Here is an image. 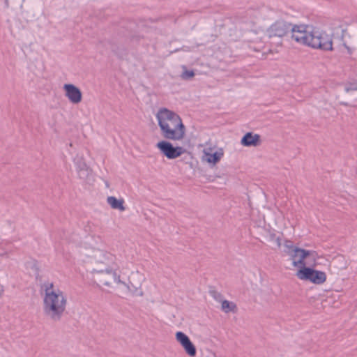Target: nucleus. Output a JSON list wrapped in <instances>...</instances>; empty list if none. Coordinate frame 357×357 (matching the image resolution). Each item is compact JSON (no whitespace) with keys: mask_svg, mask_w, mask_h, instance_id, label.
Masks as SVG:
<instances>
[{"mask_svg":"<svg viewBox=\"0 0 357 357\" xmlns=\"http://www.w3.org/2000/svg\"><path fill=\"white\" fill-rule=\"evenodd\" d=\"M291 38L314 49L333 50V35L319 27L295 26L291 30Z\"/></svg>","mask_w":357,"mask_h":357,"instance_id":"2","label":"nucleus"},{"mask_svg":"<svg viewBox=\"0 0 357 357\" xmlns=\"http://www.w3.org/2000/svg\"><path fill=\"white\" fill-rule=\"evenodd\" d=\"M65 96L74 105H77L82 100V93L81 90L73 84H65L63 86Z\"/></svg>","mask_w":357,"mask_h":357,"instance_id":"10","label":"nucleus"},{"mask_svg":"<svg viewBox=\"0 0 357 357\" xmlns=\"http://www.w3.org/2000/svg\"><path fill=\"white\" fill-rule=\"evenodd\" d=\"M211 294L215 299L220 301L222 295L220 293H218L217 291H213V292H211Z\"/></svg>","mask_w":357,"mask_h":357,"instance_id":"21","label":"nucleus"},{"mask_svg":"<svg viewBox=\"0 0 357 357\" xmlns=\"http://www.w3.org/2000/svg\"><path fill=\"white\" fill-rule=\"evenodd\" d=\"M79 174L81 178L86 177L91 172V169L87 167L85 162H81L79 166Z\"/></svg>","mask_w":357,"mask_h":357,"instance_id":"18","label":"nucleus"},{"mask_svg":"<svg viewBox=\"0 0 357 357\" xmlns=\"http://www.w3.org/2000/svg\"><path fill=\"white\" fill-rule=\"evenodd\" d=\"M26 268L31 275L36 278V280H41V278H39L40 268L36 261L33 259L28 261L26 263Z\"/></svg>","mask_w":357,"mask_h":357,"instance_id":"16","label":"nucleus"},{"mask_svg":"<svg viewBox=\"0 0 357 357\" xmlns=\"http://www.w3.org/2000/svg\"><path fill=\"white\" fill-rule=\"evenodd\" d=\"M241 144L243 146H258L261 144V137L258 134L247 132L241 139Z\"/></svg>","mask_w":357,"mask_h":357,"instance_id":"12","label":"nucleus"},{"mask_svg":"<svg viewBox=\"0 0 357 357\" xmlns=\"http://www.w3.org/2000/svg\"><path fill=\"white\" fill-rule=\"evenodd\" d=\"M93 257L96 261L93 268L113 265V268L119 267L116 262V257L100 248H93Z\"/></svg>","mask_w":357,"mask_h":357,"instance_id":"7","label":"nucleus"},{"mask_svg":"<svg viewBox=\"0 0 357 357\" xmlns=\"http://www.w3.org/2000/svg\"><path fill=\"white\" fill-rule=\"evenodd\" d=\"M183 72L181 74V77L182 79L188 80L192 79L195 76V73L193 70H189L187 69L186 66H182Z\"/></svg>","mask_w":357,"mask_h":357,"instance_id":"20","label":"nucleus"},{"mask_svg":"<svg viewBox=\"0 0 357 357\" xmlns=\"http://www.w3.org/2000/svg\"><path fill=\"white\" fill-rule=\"evenodd\" d=\"M135 276H137L139 278H138V280H137L136 281L129 280L128 283H126L125 282H123V283H121V284H123L127 289L128 291L132 294H137L142 285L141 277L137 273L135 274L134 277Z\"/></svg>","mask_w":357,"mask_h":357,"instance_id":"13","label":"nucleus"},{"mask_svg":"<svg viewBox=\"0 0 357 357\" xmlns=\"http://www.w3.org/2000/svg\"><path fill=\"white\" fill-rule=\"evenodd\" d=\"M296 276L301 280H309L316 284L323 283L326 278L324 272L314 271L305 266H303L296 273Z\"/></svg>","mask_w":357,"mask_h":357,"instance_id":"9","label":"nucleus"},{"mask_svg":"<svg viewBox=\"0 0 357 357\" xmlns=\"http://www.w3.org/2000/svg\"><path fill=\"white\" fill-rule=\"evenodd\" d=\"M161 135L166 139L181 141L185 136V127L181 118L174 111L162 107L155 114Z\"/></svg>","mask_w":357,"mask_h":357,"instance_id":"3","label":"nucleus"},{"mask_svg":"<svg viewBox=\"0 0 357 357\" xmlns=\"http://www.w3.org/2000/svg\"><path fill=\"white\" fill-rule=\"evenodd\" d=\"M284 255L289 257L294 266L302 268L306 265H312L317 256L315 252L305 250L298 247H287L284 250Z\"/></svg>","mask_w":357,"mask_h":357,"instance_id":"5","label":"nucleus"},{"mask_svg":"<svg viewBox=\"0 0 357 357\" xmlns=\"http://www.w3.org/2000/svg\"><path fill=\"white\" fill-rule=\"evenodd\" d=\"M271 32L274 36L282 37L287 32V25L283 22H277L271 26Z\"/></svg>","mask_w":357,"mask_h":357,"instance_id":"15","label":"nucleus"},{"mask_svg":"<svg viewBox=\"0 0 357 357\" xmlns=\"http://www.w3.org/2000/svg\"><path fill=\"white\" fill-rule=\"evenodd\" d=\"M225 151L222 148L211 143L204 145L201 160L211 167H215L224 157Z\"/></svg>","mask_w":357,"mask_h":357,"instance_id":"6","label":"nucleus"},{"mask_svg":"<svg viewBox=\"0 0 357 357\" xmlns=\"http://www.w3.org/2000/svg\"><path fill=\"white\" fill-rule=\"evenodd\" d=\"M107 203L110 206L112 209L118 210L119 211H124L126 207L124 206V199H117L114 196H109L107 198Z\"/></svg>","mask_w":357,"mask_h":357,"instance_id":"14","label":"nucleus"},{"mask_svg":"<svg viewBox=\"0 0 357 357\" xmlns=\"http://www.w3.org/2000/svg\"><path fill=\"white\" fill-rule=\"evenodd\" d=\"M155 146L164 156L169 160L176 159L185 152L182 146H174L171 142L166 140L158 142Z\"/></svg>","mask_w":357,"mask_h":357,"instance_id":"8","label":"nucleus"},{"mask_svg":"<svg viewBox=\"0 0 357 357\" xmlns=\"http://www.w3.org/2000/svg\"><path fill=\"white\" fill-rule=\"evenodd\" d=\"M276 242L278 243V245H282V244L283 243V240L282 238L278 236L277 237Z\"/></svg>","mask_w":357,"mask_h":357,"instance_id":"22","label":"nucleus"},{"mask_svg":"<svg viewBox=\"0 0 357 357\" xmlns=\"http://www.w3.org/2000/svg\"><path fill=\"white\" fill-rule=\"evenodd\" d=\"M344 91L347 93H350L352 91H357V79H353L344 84Z\"/></svg>","mask_w":357,"mask_h":357,"instance_id":"19","label":"nucleus"},{"mask_svg":"<svg viewBox=\"0 0 357 357\" xmlns=\"http://www.w3.org/2000/svg\"><path fill=\"white\" fill-rule=\"evenodd\" d=\"M175 336L176 341L182 346L189 356L194 357L196 356V348L187 335L181 331H178Z\"/></svg>","mask_w":357,"mask_h":357,"instance_id":"11","label":"nucleus"},{"mask_svg":"<svg viewBox=\"0 0 357 357\" xmlns=\"http://www.w3.org/2000/svg\"><path fill=\"white\" fill-rule=\"evenodd\" d=\"M113 265L93 268L91 271L92 278L98 285H103L112 287V283L121 284L123 281L121 280L119 273V267L113 268Z\"/></svg>","mask_w":357,"mask_h":357,"instance_id":"4","label":"nucleus"},{"mask_svg":"<svg viewBox=\"0 0 357 357\" xmlns=\"http://www.w3.org/2000/svg\"><path fill=\"white\" fill-rule=\"evenodd\" d=\"M221 301V310L225 312H236L237 310L236 305L234 302L227 300H222Z\"/></svg>","mask_w":357,"mask_h":357,"instance_id":"17","label":"nucleus"},{"mask_svg":"<svg viewBox=\"0 0 357 357\" xmlns=\"http://www.w3.org/2000/svg\"><path fill=\"white\" fill-rule=\"evenodd\" d=\"M40 291L44 314L52 321H61L68 304L66 294L55 286L54 282L50 281L42 283Z\"/></svg>","mask_w":357,"mask_h":357,"instance_id":"1","label":"nucleus"}]
</instances>
